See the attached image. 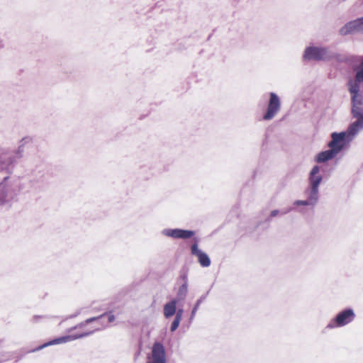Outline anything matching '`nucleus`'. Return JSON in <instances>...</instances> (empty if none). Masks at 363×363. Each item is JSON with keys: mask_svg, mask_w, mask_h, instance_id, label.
I'll return each mask as SVG.
<instances>
[{"mask_svg": "<svg viewBox=\"0 0 363 363\" xmlns=\"http://www.w3.org/2000/svg\"><path fill=\"white\" fill-rule=\"evenodd\" d=\"M323 180V176L320 174V167L314 166L308 176V186L305 190L307 200L311 203V206H315L319 199V185Z\"/></svg>", "mask_w": 363, "mask_h": 363, "instance_id": "nucleus-3", "label": "nucleus"}, {"mask_svg": "<svg viewBox=\"0 0 363 363\" xmlns=\"http://www.w3.org/2000/svg\"><path fill=\"white\" fill-rule=\"evenodd\" d=\"M352 117L356 121L350 125L352 134H358L363 129V96L351 99Z\"/></svg>", "mask_w": 363, "mask_h": 363, "instance_id": "nucleus-4", "label": "nucleus"}, {"mask_svg": "<svg viewBox=\"0 0 363 363\" xmlns=\"http://www.w3.org/2000/svg\"><path fill=\"white\" fill-rule=\"evenodd\" d=\"M281 110V100L278 95L274 92L269 94V99L267 111L263 115V120L269 121L274 118Z\"/></svg>", "mask_w": 363, "mask_h": 363, "instance_id": "nucleus-7", "label": "nucleus"}, {"mask_svg": "<svg viewBox=\"0 0 363 363\" xmlns=\"http://www.w3.org/2000/svg\"><path fill=\"white\" fill-rule=\"evenodd\" d=\"M279 213V211L278 210H274L271 212V217H275Z\"/></svg>", "mask_w": 363, "mask_h": 363, "instance_id": "nucleus-24", "label": "nucleus"}, {"mask_svg": "<svg viewBox=\"0 0 363 363\" xmlns=\"http://www.w3.org/2000/svg\"><path fill=\"white\" fill-rule=\"evenodd\" d=\"M295 206H311V203L307 200H296L294 202Z\"/></svg>", "mask_w": 363, "mask_h": 363, "instance_id": "nucleus-19", "label": "nucleus"}, {"mask_svg": "<svg viewBox=\"0 0 363 363\" xmlns=\"http://www.w3.org/2000/svg\"><path fill=\"white\" fill-rule=\"evenodd\" d=\"M302 59L306 62L335 60L341 62L346 60V57L344 55L335 52L327 47L314 45H310L305 48Z\"/></svg>", "mask_w": 363, "mask_h": 363, "instance_id": "nucleus-1", "label": "nucleus"}, {"mask_svg": "<svg viewBox=\"0 0 363 363\" xmlns=\"http://www.w3.org/2000/svg\"><path fill=\"white\" fill-rule=\"evenodd\" d=\"M163 236L172 239L186 240L193 237L194 231L181 228H164L161 231Z\"/></svg>", "mask_w": 363, "mask_h": 363, "instance_id": "nucleus-9", "label": "nucleus"}, {"mask_svg": "<svg viewBox=\"0 0 363 363\" xmlns=\"http://www.w3.org/2000/svg\"><path fill=\"white\" fill-rule=\"evenodd\" d=\"M340 33L342 35L363 33V17L347 23L340 28Z\"/></svg>", "mask_w": 363, "mask_h": 363, "instance_id": "nucleus-10", "label": "nucleus"}, {"mask_svg": "<svg viewBox=\"0 0 363 363\" xmlns=\"http://www.w3.org/2000/svg\"><path fill=\"white\" fill-rule=\"evenodd\" d=\"M43 318V317H42V316H38V315H35V316L33 317V320H34L35 321H36V320H37V319H38V318Z\"/></svg>", "mask_w": 363, "mask_h": 363, "instance_id": "nucleus-27", "label": "nucleus"}, {"mask_svg": "<svg viewBox=\"0 0 363 363\" xmlns=\"http://www.w3.org/2000/svg\"><path fill=\"white\" fill-rule=\"evenodd\" d=\"M6 196H7L6 191L5 189H3L0 192V204L4 205L7 202Z\"/></svg>", "mask_w": 363, "mask_h": 363, "instance_id": "nucleus-18", "label": "nucleus"}, {"mask_svg": "<svg viewBox=\"0 0 363 363\" xmlns=\"http://www.w3.org/2000/svg\"><path fill=\"white\" fill-rule=\"evenodd\" d=\"M206 295H203L201 297H200L199 299L197 300L195 306H194V308L191 311V317H190L191 320L194 318L196 313L199 308V306L206 299Z\"/></svg>", "mask_w": 363, "mask_h": 363, "instance_id": "nucleus-17", "label": "nucleus"}, {"mask_svg": "<svg viewBox=\"0 0 363 363\" xmlns=\"http://www.w3.org/2000/svg\"><path fill=\"white\" fill-rule=\"evenodd\" d=\"M363 81H358L357 79L350 80L348 82V91L350 94L351 99L358 98L363 96L360 93L359 83Z\"/></svg>", "mask_w": 363, "mask_h": 363, "instance_id": "nucleus-13", "label": "nucleus"}, {"mask_svg": "<svg viewBox=\"0 0 363 363\" xmlns=\"http://www.w3.org/2000/svg\"><path fill=\"white\" fill-rule=\"evenodd\" d=\"M191 253L198 258V262L203 267H208L211 265V259L208 255L199 248L197 242L191 246Z\"/></svg>", "mask_w": 363, "mask_h": 363, "instance_id": "nucleus-11", "label": "nucleus"}, {"mask_svg": "<svg viewBox=\"0 0 363 363\" xmlns=\"http://www.w3.org/2000/svg\"><path fill=\"white\" fill-rule=\"evenodd\" d=\"M356 317L354 311L352 308H346L339 312L326 326L327 328L333 329L341 328L352 323Z\"/></svg>", "mask_w": 363, "mask_h": 363, "instance_id": "nucleus-6", "label": "nucleus"}, {"mask_svg": "<svg viewBox=\"0 0 363 363\" xmlns=\"http://www.w3.org/2000/svg\"><path fill=\"white\" fill-rule=\"evenodd\" d=\"M148 362L151 363H167L166 350L164 346L159 342H155L148 357Z\"/></svg>", "mask_w": 363, "mask_h": 363, "instance_id": "nucleus-8", "label": "nucleus"}, {"mask_svg": "<svg viewBox=\"0 0 363 363\" xmlns=\"http://www.w3.org/2000/svg\"><path fill=\"white\" fill-rule=\"evenodd\" d=\"M23 144L21 145L18 150H16V152L14 155L17 156L18 159L21 158L22 157V153L23 152Z\"/></svg>", "mask_w": 363, "mask_h": 363, "instance_id": "nucleus-21", "label": "nucleus"}, {"mask_svg": "<svg viewBox=\"0 0 363 363\" xmlns=\"http://www.w3.org/2000/svg\"><path fill=\"white\" fill-rule=\"evenodd\" d=\"M188 292V284L187 282L185 281L182 286H179L177 294V299L178 301H183L187 294Z\"/></svg>", "mask_w": 363, "mask_h": 363, "instance_id": "nucleus-16", "label": "nucleus"}, {"mask_svg": "<svg viewBox=\"0 0 363 363\" xmlns=\"http://www.w3.org/2000/svg\"><path fill=\"white\" fill-rule=\"evenodd\" d=\"M180 321H181L180 320L174 318V320L172 323V325H171V327H170V330L172 332H174V331H175L177 329V328L179 325Z\"/></svg>", "mask_w": 363, "mask_h": 363, "instance_id": "nucleus-20", "label": "nucleus"}, {"mask_svg": "<svg viewBox=\"0 0 363 363\" xmlns=\"http://www.w3.org/2000/svg\"><path fill=\"white\" fill-rule=\"evenodd\" d=\"M292 210V208H289L288 210H286V211H284L281 212V214H286L288 212L291 211Z\"/></svg>", "mask_w": 363, "mask_h": 363, "instance_id": "nucleus-26", "label": "nucleus"}, {"mask_svg": "<svg viewBox=\"0 0 363 363\" xmlns=\"http://www.w3.org/2000/svg\"><path fill=\"white\" fill-rule=\"evenodd\" d=\"M176 315L174 318H177L178 320H182V315H183V309H179L177 311H176L175 313Z\"/></svg>", "mask_w": 363, "mask_h": 363, "instance_id": "nucleus-23", "label": "nucleus"}, {"mask_svg": "<svg viewBox=\"0 0 363 363\" xmlns=\"http://www.w3.org/2000/svg\"><path fill=\"white\" fill-rule=\"evenodd\" d=\"M177 300L173 299L164 306L163 313L166 318H169L176 313Z\"/></svg>", "mask_w": 363, "mask_h": 363, "instance_id": "nucleus-15", "label": "nucleus"}, {"mask_svg": "<svg viewBox=\"0 0 363 363\" xmlns=\"http://www.w3.org/2000/svg\"><path fill=\"white\" fill-rule=\"evenodd\" d=\"M357 134H352L350 131V126L347 130L341 133H333L331 135L332 140L328 143V147L335 150L338 154L345 147L347 143L352 141Z\"/></svg>", "mask_w": 363, "mask_h": 363, "instance_id": "nucleus-5", "label": "nucleus"}, {"mask_svg": "<svg viewBox=\"0 0 363 363\" xmlns=\"http://www.w3.org/2000/svg\"><path fill=\"white\" fill-rule=\"evenodd\" d=\"M105 318V314H103L98 317H94L91 318L86 319L84 322L80 323L77 327H84L85 325L94 322L95 325L92 327L91 330H86L81 334L75 335H66L62 336L58 338H55L44 345L38 347L37 350H41L47 346L53 345H59L62 343H65L69 341H72L79 338H82L93 334L95 331H99L103 328L106 327V324L104 323V318Z\"/></svg>", "mask_w": 363, "mask_h": 363, "instance_id": "nucleus-2", "label": "nucleus"}, {"mask_svg": "<svg viewBox=\"0 0 363 363\" xmlns=\"http://www.w3.org/2000/svg\"><path fill=\"white\" fill-rule=\"evenodd\" d=\"M337 155V154L335 152V150L330 148V150L318 153L315 157V160L318 163L325 162L334 158Z\"/></svg>", "mask_w": 363, "mask_h": 363, "instance_id": "nucleus-14", "label": "nucleus"}, {"mask_svg": "<svg viewBox=\"0 0 363 363\" xmlns=\"http://www.w3.org/2000/svg\"><path fill=\"white\" fill-rule=\"evenodd\" d=\"M17 156L14 155H5L0 157V163L8 171L13 169L18 161Z\"/></svg>", "mask_w": 363, "mask_h": 363, "instance_id": "nucleus-12", "label": "nucleus"}, {"mask_svg": "<svg viewBox=\"0 0 363 363\" xmlns=\"http://www.w3.org/2000/svg\"><path fill=\"white\" fill-rule=\"evenodd\" d=\"M29 140H30L29 138H25L22 139L21 143H26V142H28Z\"/></svg>", "mask_w": 363, "mask_h": 363, "instance_id": "nucleus-25", "label": "nucleus"}, {"mask_svg": "<svg viewBox=\"0 0 363 363\" xmlns=\"http://www.w3.org/2000/svg\"><path fill=\"white\" fill-rule=\"evenodd\" d=\"M104 314H105V317L107 316V318H108L107 323H106V325L108 323H112L113 321H114L115 316L113 314H112L111 313H104Z\"/></svg>", "mask_w": 363, "mask_h": 363, "instance_id": "nucleus-22", "label": "nucleus"}, {"mask_svg": "<svg viewBox=\"0 0 363 363\" xmlns=\"http://www.w3.org/2000/svg\"><path fill=\"white\" fill-rule=\"evenodd\" d=\"M147 363H151V362H147Z\"/></svg>", "mask_w": 363, "mask_h": 363, "instance_id": "nucleus-28", "label": "nucleus"}]
</instances>
